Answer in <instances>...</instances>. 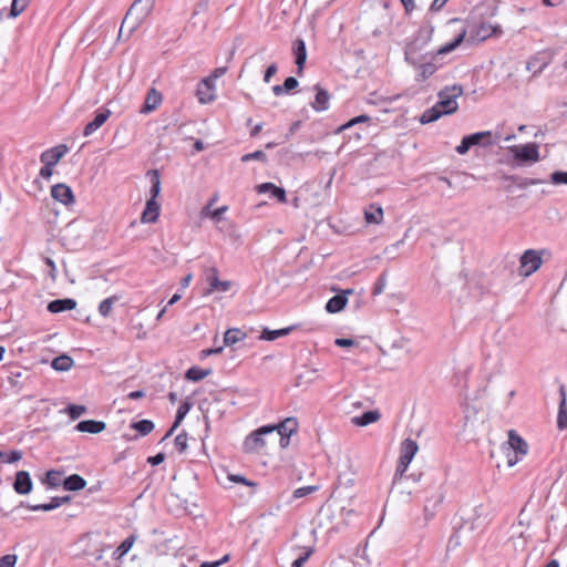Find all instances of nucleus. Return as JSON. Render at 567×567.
I'll return each instance as SVG.
<instances>
[{"label": "nucleus", "instance_id": "8fccbe9b", "mask_svg": "<svg viewBox=\"0 0 567 567\" xmlns=\"http://www.w3.org/2000/svg\"><path fill=\"white\" fill-rule=\"evenodd\" d=\"M64 412L69 415L71 420H76L86 412V408L84 405L71 403L64 409Z\"/></svg>", "mask_w": 567, "mask_h": 567}, {"label": "nucleus", "instance_id": "49530a36", "mask_svg": "<svg viewBox=\"0 0 567 567\" xmlns=\"http://www.w3.org/2000/svg\"><path fill=\"white\" fill-rule=\"evenodd\" d=\"M29 2H30V0H12L8 17L17 18L19 14H21L25 10Z\"/></svg>", "mask_w": 567, "mask_h": 567}, {"label": "nucleus", "instance_id": "2f4dec72", "mask_svg": "<svg viewBox=\"0 0 567 567\" xmlns=\"http://www.w3.org/2000/svg\"><path fill=\"white\" fill-rule=\"evenodd\" d=\"M548 63V60H546L544 56L535 55L527 61L526 69L532 71L533 75L536 76L543 72Z\"/></svg>", "mask_w": 567, "mask_h": 567}, {"label": "nucleus", "instance_id": "1a4fd4ad", "mask_svg": "<svg viewBox=\"0 0 567 567\" xmlns=\"http://www.w3.org/2000/svg\"><path fill=\"white\" fill-rule=\"evenodd\" d=\"M33 483L31 475L27 471H19L16 473L13 489L19 495H28L32 492Z\"/></svg>", "mask_w": 567, "mask_h": 567}, {"label": "nucleus", "instance_id": "bb28decb", "mask_svg": "<svg viewBox=\"0 0 567 567\" xmlns=\"http://www.w3.org/2000/svg\"><path fill=\"white\" fill-rule=\"evenodd\" d=\"M130 427L135 430L137 432V434L134 435L133 437H127L128 441L137 440L138 436H145V435L150 434L154 430L155 424L151 420L143 419V420H140L136 422H132Z\"/></svg>", "mask_w": 567, "mask_h": 567}, {"label": "nucleus", "instance_id": "423d86ee", "mask_svg": "<svg viewBox=\"0 0 567 567\" xmlns=\"http://www.w3.org/2000/svg\"><path fill=\"white\" fill-rule=\"evenodd\" d=\"M466 35V30H462L452 41L439 48L436 51L427 52V61L430 63H435L437 65V70L444 65L441 55L447 54L456 50L462 42L464 41Z\"/></svg>", "mask_w": 567, "mask_h": 567}, {"label": "nucleus", "instance_id": "a878e982", "mask_svg": "<svg viewBox=\"0 0 567 567\" xmlns=\"http://www.w3.org/2000/svg\"><path fill=\"white\" fill-rule=\"evenodd\" d=\"M503 181H509L516 184L517 187L525 189L528 186L538 185L545 183L544 179L540 178H530V177H522L518 175H507L503 174L501 176Z\"/></svg>", "mask_w": 567, "mask_h": 567}, {"label": "nucleus", "instance_id": "393cba45", "mask_svg": "<svg viewBox=\"0 0 567 567\" xmlns=\"http://www.w3.org/2000/svg\"><path fill=\"white\" fill-rule=\"evenodd\" d=\"M162 102V94L155 89H150L145 97L141 113L147 114L157 109Z\"/></svg>", "mask_w": 567, "mask_h": 567}, {"label": "nucleus", "instance_id": "20e7f679", "mask_svg": "<svg viewBox=\"0 0 567 567\" xmlns=\"http://www.w3.org/2000/svg\"><path fill=\"white\" fill-rule=\"evenodd\" d=\"M494 142L492 141L491 131H482L473 134H468L462 137L461 143L456 146V152L460 155L466 154L473 146H491Z\"/></svg>", "mask_w": 567, "mask_h": 567}, {"label": "nucleus", "instance_id": "0eeeda50", "mask_svg": "<svg viewBox=\"0 0 567 567\" xmlns=\"http://www.w3.org/2000/svg\"><path fill=\"white\" fill-rule=\"evenodd\" d=\"M274 427L262 425L251 432L244 441V450L246 452H257L266 445L265 435L272 434Z\"/></svg>", "mask_w": 567, "mask_h": 567}, {"label": "nucleus", "instance_id": "72a5a7b5", "mask_svg": "<svg viewBox=\"0 0 567 567\" xmlns=\"http://www.w3.org/2000/svg\"><path fill=\"white\" fill-rule=\"evenodd\" d=\"M73 364H74V360L70 355L64 354V353L55 357L51 362V367L55 371H61V372L69 371L73 367Z\"/></svg>", "mask_w": 567, "mask_h": 567}, {"label": "nucleus", "instance_id": "6e6d98bb", "mask_svg": "<svg viewBox=\"0 0 567 567\" xmlns=\"http://www.w3.org/2000/svg\"><path fill=\"white\" fill-rule=\"evenodd\" d=\"M550 182L554 185H567V172L565 171H555L550 174Z\"/></svg>", "mask_w": 567, "mask_h": 567}, {"label": "nucleus", "instance_id": "bf43d9fd", "mask_svg": "<svg viewBox=\"0 0 567 567\" xmlns=\"http://www.w3.org/2000/svg\"><path fill=\"white\" fill-rule=\"evenodd\" d=\"M17 555L14 554H7L2 557H0V567H14L17 564Z\"/></svg>", "mask_w": 567, "mask_h": 567}, {"label": "nucleus", "instance_id": "f8f14e48", "mask_svg": "<svg viewBox=\"0 0 567 567\" xmlns=\"http://www.w3.org/2000/svg\"><path fill=\"white\" fill-rule=\"evenodd\" d=\"M434 28L432 25H423L421 27L414 38L406 43V45L414 47L416 50L423 51L426 44L431 41L433 35Z\"/></svg>", "mask_w": 567, "mask_h": 567}, {"label": "nucleus", "instance_id": "ddd939ff", "mask_svg": "<svg viewBox=\"0 0 567 567\" xmlns=\"http://www.w3.org/2000/svg\"><path fill=\"white\" fill-rule=\"evenodd\" d=\"M292 53L297 65V74L301 75L307 61V48L306 42L302 39L298 38L293 41Z\"/></svg>", "mask_w": 567, "mask_h": 567}, {"label": "nucleus", "instance_id": "79ce46f5", "mask_svg": "<svg viewBox=\"0 0 567 567\" xmlns=\"http://www.w3.org/2000/svg\"><path fill=\"white\" fill-rule=\"evenodd\" d=\"M135 542V536L134 535H131L128 536L127 538H125L118 546L117 548L114 550L113 553V556L115 558H121L123 557L124 555H126L130 549L132 548L133 544Z\"/></svg>", "mask_w": 567, "mask_h": 567}, {"label": "nucleus", "instance_id": "5fc2aeb1", "mask_svg": "<svg viewBox=\"0 0 567 567\" xmlns=\"http://www.w3.org/2000/svg\"><path fill=\"white\" fill-rule=\"evenodd\" d=\"M386 285V272H382L372 288V295L378 296L383 292Z\"/></svg>", "mask_w": 567, "mask_h": 567}, {"label": "nucleus", "instance_id": "69168bd1", "mask_svg": "<svg viewBox=\"0 0 567 567\" xmlns=\"http://www.w3.org/2000/svg\"><path fill=\"white\" fill-rule=\"evenodd\" d=\"M164 461H165V454L163 452H158L157 454L147 457V463L153 466H157V465L162 464Z\"/></svg>", "mask_w": 567, "mask_h": 567}, {"label": "nucleus", "instance_id": "f03ea898", "mask_svg": "<svg viewBox=\"0 0 567 567\" xmlns=\"http://www.w3.org/2000/svg\"><path fill=\"white\" fill-rule=\"evenodd\" d=\"M507 150L512 155V161H508L512 167L530 166L540 159L537 143L512 145Z\"/></svg>", "mask_w": 567, "mask_h": 567}, {"label": "nucleus", "instance_id": "39448f33", "mask_svg": "<svg viewBox=\"0 0 567 567\" xmlns=\"http://www.w3.org/2000/svg\"><path fill=\"white\" fill-rule=\"evenodd\" d=\"M545 250H535V249H527L523 252V255L519 258L520 262V275L524 277H529L534 272H536L542 264V254H544Z\"/></svg>", "mask_w": 567, "mask_h": 567}, {"label": "nucleus", "instance_id": "cd10ccee", "mask_svg": "<svg viewBox=\"0 0 567 567\" xmlns=\"http://www.w3.org/2000/svg\"><path fill=\"white\" fill-rule=\"evenodd\" d=\"M508 443L516 454L526 455L528 452L527 442L519 436L514 430L508 433Z\"/></svg>", "mask_w": 567, "mask_h": 567}, {"label": "nucleus", "instance_id": "4c0bfd02", "mask_svg": "<svg viewBox=\"0 0 567 567\" xmlns=\"http://www.w3.org/2000/svg\"><path fill=\"white\" fill-rule=\"evenodd\" d=\"M63 472L58 470H50L47 472L44 480L42 481L50 488H56L59 486H63Z\"/></svg>", "mask_w": 567, "mask_h": 567}, {"label": "nucleus", "instance_id": "603ef678", "mask_svg": "<svg viewBox=\"0 0 567 567\" xmlns=\"http://www.w3.org/2000/svg\"><path fill=\"white\" fill-rule=\"evenodd\" d=\"M319 489V486L317 485H309V486H302L293 491L291 498L298 499L301 497H305L313 492H317Z\"/></svg>", "mask_w": 567, "mask_h": 567}, {"label": "nucleus", "instance_id": "473e14b6", "mask_svg": "<svg viewBox=\"0 0 567 567\" xmlns=\"http://www.w3.org/2000/svg\"><path fill=\"white\" fill-rule=\"evenodd\" d=\"M213 370L209 369H202L197 365H193L185 372V379L192 382H198L206 377L210 375Z\"/></svg>", "mask_w": 567, "mask_h": 567}, {"label": "nucleus", "instance_id": "a19ab883", "mask_svg": "<svg viewBox=\"0 0 567 567\" xmlns=\"http://www.w3.org/2000/svg\"><path fill=\"white\" fill-rule=\"evenodd\" d=\"M213 275L207 278L209 282L210 290H219L227 291L230 288L229 281H221L218 278V270L216 268L212 269Z\"/></svg>", "mask_w": 567, "mask_h": 567}, {"label": "nucleus", "instance_id": "c03bdc74", "mask_svg": "<svg viewBox=\"0 0 567 567\" xmlns=\"http://www.w3.org/2000/svg\"><path fill=\"white\" fill-rule=\"evenodd\" d=\"M371 120V117L367 114H361V115H358V116H354L352 117L351 120H349L348 122H346L344 124L340 125L337 130H336V133L339 134L348 128H351L353 127L354 125L357 124H360V123H367Z\"/></svg>", "mask_w": 567, "mask_h": 567}, {"label": "nucleus", "instance_id": "f3484780", "mask_svg": "<svg viewBox=\"0 0 567 567\" xmlns=\"http://www.w3.org/2000/svg\"><path fill=\"white\" fill-rule=\"evenodd\" d=\"M559 408L557 414V427L560 431L567 430V393L564 384L559 386Z\"/></svg>", "mask_w": 567, "mask_h": 567}, {"label": "nucleus", "instance_id": "b1692460", "mask_svg": "<svg viewBox=\"0 0 567 567\" xmlns=\"http://www.w3.org/2000/svg\"><path fill=\"white\" fill-rule=\"evenodd\" d=\"M426 58H427V52L426 53H422L421 50H416L415 49V45L414 47H410V45L405 44V47H404V60H405V62H408L413 68H416L419 64H421L423 61H425Z\"/></svg>", "mask_w": 567, "mask_h": 567}, {"label": "nucleus", "instance_id": "58836bf2", "mask_svg": "<svg viewBox=\"0 0 567 567\" xmlns=\"http://www.w3.org/2000/svg\"><path fill=\"white\" fill-rule=\"evenodd\" d=\"M246 338V333L238 328H230L224 333V344L233 346L237 342L244 340Z\"/></svg>", "mask_w": 567, "mask_h": 567}, {"label": "nucleus", "instance_id": "3c124183", "mask_svg": "<svg viewBox=\"0 0 567 567\" xmlns=\"http://www.w3.org/2000/svg\"><path fill=\"white\" fill-rule=\"evenodd\" d=\"M254 159L266 163L268 157L265 152L257 150L252 153H247V154L243 155L240 158V161L243 163H247V162L254 161Z\"/></svg>", "mask_w": 567, "mask_h": 567}, {"label": "nucleus", "instance_id": "dca6fc26", "mask_svg": "<svg viewBox=\"0 0 567 567\" xmlns=\"http://www.w3.org/2000/svg\"><path fill=\"white\" fill-rule=\"evenodd\" d=\"M352 289L344 290L342 293L334 295L326 303V311L329 313H338L344 309L348 298L347 295L352 293Z\"/></svg>", "mask_w": 567, "mask_h": 567}, {"label": "nucleus", "instance_id": "7c9ffc66", "mask_svg": "<svg viewBox=\"0 0 567 567\" xmlns=\"http://www.w3.org/2000/svg\"><path fill=\"white\" fill-rule=\"evenodd\" d=\"M380 413L377 410H370L363 412L359 416L352 417V423L357 426H367L371 423L377 422L380 419Z\"/></svg>", "mask_w": 567, "mask_h": 567}, {"label": "nucleus", "instance_id": "c756f323", "mask_svg": "<svg viewBox=\"0 0 567 567\" xmlns=\"http://www.w3.org/2000/svg\"><path fill=\"white\" fill-rule=\"evenodd\" d=\"M415 69H417L415 81L424 82L437 71V65H435V63H430L426 60L419 64Z\"/></svg>", "mask_w": 567, "mask_h": 567}, {"label": "nucleus", "instance_id": "aec40b11", "mask_svg": "<svg viewBox=\"0 0 567 567\" xmlns=\"http://www.w3.org/2000/svg\"><path fill=\"white\" fill-rule=\"evenodd\" d=\"M76 307V301L72 298L54 299L47 306V310L51 313H60L68 310H73Z\"/></svg>", "mask_w": 567, "mask_h": 567}, {"label": "nucleus", "instance_id": "9b49d317", "mask_svg": "<svg viewBox=\"0 0 567 567\" xmlns=\"http://www.w3.org/2000/svg\"><path fill=\"white\" fill-rule=\"evenodd\" d=\"M68 151L69 148L66 145L60 144L58 146L44 151L40 155V161L43 164H48V166H54L68 153Z\"/></svg>", "mask_w": 567, "mask_h": 567}, {"label": "nucleus", "instance_id": "ea45409f", "mask_svg": "<svg viewBox=\"0 0 567 567\" xmlns=\"http://www.w3.org/2000/svg\"><path fill=\"white\" fill-rule=\"evenodd\" d=\"M445 111H441L435 104L425 110L424 113L420 117L421 124H429L437 121L441 116L445 115Z\"/></svg>", "mask_w": 567, "mask_h": 567}, {"label": "nucleus", "instance_id": "680f3d73", "mask_svg": "<svg viewBox=\"0 0 567 567\" xmlns=\"http://www.w3.org/2000/svg\"><path fill=\"white\" fill-rule=\"evenodd\" d=\"M299 85V82L296 78L293 76H288L286 78V80L284 81L282 83V86H284V90L286 93H289L291 92L292 90H295L297 86Z\"/></svg>", "mask_w": 567, "mask_h": 567}, {"label": "nucleus", "instance_id": "4d7b16f0", "mask_svg": "<svg viewBox=\"0 0 567 567\" xmlns=\"http://www.w3.org/2000/svg\"><path fill=\"white\" fill-rule=\"evenodd\" d=\"M313 551L315 549L312 547L307 548V550L302 555H300L292 561L291 567H302L310 558V556L313 554Z\"/></svg>", "mask_w": 567, "mask_h": 567}, {"label": "nucleus", "instance_id": "37998d69", "mask_svg": "<svg viewBox=\"0 0 567 567\" xmlns=\"http://www.w3.org/2000/svg\"><path fill=\"white\" fill-rule=\"evenodd\" d=\"M215 90L216 89H207V87H200L197 85L196 89V96L202 104H207L215 100Z\"/></svg>", "mask_w": 567, "mask_h": 567}, {"label": "nucleus", "instance_id": "a211bd4d", "mask_svg": "<svg viewBox=\"0 0 567 567\" xmlns=\"http://www.w3.org/2000/svg\"><path fill=\"white\" fill-rule=\"evenodd\" d=\"M161 206L157 200L147 199L141 216L142 223L152 224L159 217Z\"/></svg>", "mask_w": 567, "mask_h": 567}, {"label": "nucleus", "instance_id": "6e6552de", "mask_svg": "<svg viewBox=\"0 0 567 567\" xmlns=\"http://www.w3.org/2000/svg\"><path fill=\"white\" fill-rule=\"evenodd\" d=\"M51 196L54 200L69 206L75 203L73 190L70 186L59 183L51 187Z\"/></svg>", "mask_w": 567, "mask_h": 567}, {"label": "nucleus", "instance_id": "c9c22d12", "mask_svg": "<svg viewBox=\"0 0 567 567\" xmlns=\"http://www.w3.org/2000/svg\"><path fill=\"white\" fill-rule=\"evenodd\" d=\"M364 217L369 224H380L383 218V209L381 206L371 204L364 212Z\"/></svg>", "mask_w": 567, "mask_h": 567}, {"label": "nucleus", "instance_id": "09e8293b", "mask_svg": "<svg viewBox=\"0 0 567 567\" xmlns=\"http://www.w3.org/2000/svg\"><path fill=\"white\" fill-rule=\"evenodd\" d=\"M192 406H193V404L189 401H184L181 403V405L178 406V409L176 411V415H175V420H174L175 426H179L182 421L185 419V416L190 411Z\"/></svg>", "mask_w": 567, "mask_h": 567}, {"label": "nucleus", "instance_id": "412c9836", "mask_svg": "<svg viewBox=\"0 0 567 567\" xmlns=\"http://www.w3.org/2000/svg\"><path fill=\"white\" fill-rule=\"evenodd\" d=\"M315 90H316V96H315V101L311 103L312 109L317 112H322V111L328 110L329 100H330L329 92L326 89H322L321 86H319V84H317L315 86Z\"/></svg>", "mask_w": 567, "mask_h": 567}, {"label": "nucleus", "instance_id": "13d9d810", "mask_svg": "<svg viewBox=\"0 0 567 567\" xmlns=\"http://www.w3.org/2000/svg\"><path fill=\"white\" fill-rule=\"evenodd\" d=\"M410 463L399 460L396 470L393 477V483H396L398 480L402 478L409 467Z\"/></svg>", "mask_w": 567, "mask_h": 567}, {"label": "nucleus", "instance_id": "6ab92c4d", "mask_svg": "<svg viewBox=\"0 0 567 567\" xmlns=\"http://www.w3.org/2000/svg\"><path fill=\"white\" fill-rule=\"evenodd\" d=\"M257 192L260 194L270 193V196L276 198L279 203L287 202V194L285 188L278 187L275 184L267 182L257 186Z\"/></svg>", "mask_w": 567, "mask_h": 567}, {"label": "nucleus", "instance_id": "338daca9", "mask_svg": "<svg viewBox=\"0 0 567 567\" xmlns=\"http://www.w3.org/2000/svg\"><path fill=\"white\" fill-rule=\"evenodd\" d=\"M224 350L223 347H216V348H208V349H204L199 352V357L200 359H205L209 355H213V354H219L221 353Z\"/></svg>", "mask_w": 567, "mask_h": 567}, {"label": "nucleus", "instance_id": "864d4df0", "mask_svg": "<svg viewBox=\"0 0 567 567\" xmlns=\"http://www.w3.org/2000/svg\"><path fill=\"white\" fill-rule=\"evenodd\" d=\"M174 445L175 447L177 449V451L179 453H184L187 449V434L185 431H183L182 433H179L175 440H174Z\"/></svg>", "mask_w": 567, "mask_h": 567}, {"label": "nucleus", "instance_id": "4be33fe9", "mask_svg": "<svg viewBox=\"0 0 567 567\" xmlns=\"http://www.w3.org/2000/svg\"><path fill=\"white\" fill-rule=\"evenodd\" d=\"M106 424L103 421L83 420L75 425V430L83 433L97 434L105 430Z\"/></svg>", "mask_w": 567, "mask_h": 567}, {"label": "nucleus", "instance_id": "0e129e2a", "mask_svg": "<svg viewBox=\"0 0 567 567\" xmlns=\"http://www.w3.org/2000/svg\"><path fill=\"white\" fill-rule=\"evenodd\" d=\"M22 458V452L19 450H12L9 454H7L4 462L12 464Z\"/></svg>", "mask_w": 567, "mask_h": 567}, {"label": "nucleus", "instance_id": "9d476101", "mask_svg": "<svg viewBox=\"0 0 567 567\" xmlns=\"http://www.w3.org/2000/svg\"><path fill=\"white\" fill-rule=\"evenodd\" d=\"M72 499V497L70 495H65V496H54L51 498V502L50 503H45V504H37V505H30V504H24L23 502L21 503L22 506H25L28 509L32 511V512H50V511H53L60 506H62L63 504H68L70 503Z\"/></svg>", "mask_w": 567, "mask_h": 567}, {"label": "nucleus", "instance_id": "f704fd0d", "mask_svg": "<svg viewBox=\"0 0 567 567\" xmlns=\"http://www.w3.org/2000/svg\"><path fill=\"white\" fill-rule=\"evenodd\" d=\"M147 175L150 176L151 182V188H150V195L151 197L148 199L156 200L157 196L161 193V175L157 169H151L147 172Z\"/></svg>", "mask_w": 567, "mask_h": 567}, {"label": "nucleus", "instance_id": "e2e57ef3", "mask_svg": "<svg viewBox=\"0 0 567 567\" xmlns=\"http://www.w3.org/2000/svg\"><path fill=\"white\" fill-rule=\"evenodd\" d=\"M228 478H229V481H231L234 483H240V484H244L247 486H256V483H254V482L247 480L245 476H241L238 474L229 475Z\"/></svg>", "mask_w": 567, "mask_h": 567}, {"label": "nucleus", "instance_id": "774afa93", "mask_svg": "<svg viewBox=\"0 0 567 567\" xmlns=\"http://www.w3.org/2000/svg\"><path fill=\"white\" fill-rule=\"evenodd\" d=\"M278 71V68H277V64L276 63H272L270 64L266 71H265V74H264V81L266 83H269L270 82V79L277 73Z\"/></svg>", "mask_w": 567, "mask_h": 567}, {"label": "nucleus", "instance_id": "052dcab7", "mask_svg": "<svg viewBox=\"0 0 567 567\" xmlns=\"http://www.w3.org/2000/svg\"><path fill=\"white\" fill-rule=\"evenodd\" d=\"M473 512H474V515H473L472 525H473V527H478V526L482 525L480 519L482 518V516L485 515L484 506L483 505H477V506L474 507Z\"/></svg>", "mask_w": 567, "mask_h": 567}, {"label": "nucleus", "instance_id": "de8ad7c7", "mask_svg": "<svg viewBox=\"0 0 567 567\" xmlns=\"http://www.w3.org/2000/svg\"><path fill=\"white\" fill-rule=\"evenodd\" d=\"M117 296H111L104 300H102L99 305V312L102 317H107L112 310L113 305L118 301Z\"/></svg>", "mask_w": 567, "mask_h": 567}, {"label": "nucleus", "instance_id": "e433bc0d", "mask_svg": "<svg viewBox=\"0 0 567 567\" xmlns=\"http://www.w3.org/2000/svg\"><path fill=\"white\" fill-rule=\"evenodd\" d=\"M295 329L293 326L277 329V330H270L268 328H265L261 332V339L267 341H274L280 337L288 336L292 330Z\"/></svg>", "mask_w": 567, "mask_h": 567}, {"label": "nucleus", "instance_id": "7ed1b4c3", "mask_svg": "<svg viewBox=\"0 0 567 567\" xmlns=\"http://www.w3.org/2000/svg\"><path fill=\"white\" fill-rule=\"evenodd\" d=\"M463 94L462 85L454 84L452 86H445L439 93V101L435 105L441 110L445 111V115L455 113L458 110L457 97Z\"/></svg>", "mask_w": 567, "mask_h": 567}, {"label": "nucleus", "instance_id": "4468645a", "mask_svg": "<svg viewBox=\"0 0 567 567\" xmlns=\"http://www.w3.org/2000/svg\"><path fill=\"white\" fill-rule=\"evenodd\" d=\"M111 111L107 109L97 110L95 116L92 121H90L83 130L84 136L92 135L95 131H97L110 117Z\"/></svg>", "mask_w": 567, "mask_h": 567}, {"label": "nucleus", "instance_id": "f257e3e1", "mask_svg": "<svg viewBox=\"0 0 567 567\" xmlns=\"http://www.w3.org/2000/svg\"><path fill=\"white\" fill-rule=\"evenodd\" d=\"M429 476L431 477V487L424 502L423 525H426L431 519H433L437 508L442 505L445 497L443 475L440 472H435L430 473Z\"/></svg>", "mask_w": 567, "mask_h": 567}, {"label": "nucleus", "instance_id": "c85d7f7f", "mask_svg": "<svg viewBox=\"0 0 567 567\" xmlns=\"http://www.w3.org/2000/svg\"><path fill=\"white\" fill-rule=\"evenodd\" d=\"M86 486V481L79 474H71L63 478V488L69 492L81 491Z\"/></svg>", "mask_w": 567, "mask_h": 567}, {"label": "nucleus", "instance_id": "5701e85b", "mask_svg": "<svg viewBox=\"0 0 567 567\" xmlns=\"http://www.w3.org/2000/svg\"><path fill=\"white\" fill-rule=\"evenodd\" d=\"M419 450L417 443L412 439H405L400 446L399 460L411 463Z\"/></svg>", "mask_w": 567, "mask_h": 567}, {"label": "nucleus", "instance_id": "2eb2a0df", "mask_svg": "<svg viewBox=\"0 0 567 567\" xmlns=\"http://www.w3.org/2000/svg\"><path fill=\"white\" fill-rule=\"evenodd\" d=\"M270 427H274V432H277L279 436H291L298 431V420L293 416L286 417L284 421L277 424H268Z\"/></svg>", "mask_w": 567, "mask_h": 567}, {"label": "nucleus", "instance_id": "a18cd8bd", "mask_svg": "<svg viewBox=\"0 0 567 567\" xmlns=\"http://www.w3.org/2000/svg\"><path fill=\"white\" fill-rule=\"evenodd\" d=\"M154 3L155 0H135L128 10V13L140 8L141 13L146 16L152 11Z\"/></svg>", "mask_w": 567, "mask_h": 567}]
</instances>
